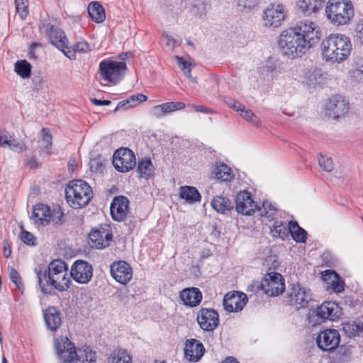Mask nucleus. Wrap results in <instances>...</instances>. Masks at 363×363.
I'll return each instance as SVG.
<instances>
[{
    "label": "nucleus",
    "instance_id": "obj_1",
    "mask_svg": "<svg viewBox=\"0 0 363 363\" xmlns=\"http://www.w3.org/2000/svg\"><path fill=\"white\" fill-rule=\"evenodd\" d=\"M352 45L348 36L333 33L322 41L321 52L328 62H342L350 55Z\"/></svg>",
    "mask_w": 363,
    "mask_h": 363
},
{
    "label": "nucleus",
    "instance_id": "obj_2",
    "mask_svg": "<svg viewBox=\"0 0 363 363\" xmlns=\"http://www.w3.org/2000/svg\"><path fill=\"white\" fill-rule=\"evenodd\" d=\"M278 45L281 53L289 58L300 57L311 48L290 28L281 32Z\"/></svg>",
    "mask_w": 363,
    "mask_h": 363
},
{
    "label": "nucleus",
    "instance_id": "obj_3",
    "mask_svg": "<svg viewBox=\"0 0 363 363\" xmlns=\"http://www.w3.org/2000/svg\"><path fill=\"white\" fill-rule=\"evenodd\" d=\"M67 201L73 208L86 206L91 201L93 193L90 186L81 179L70 181L65 188Z\"/></svg>",
    "mask_w": 363,
    "mask_h": 363
},
{
    "label": "nucleus",
    "instance_id": "obj_4",
    "mask_svg": "<svg viewBox=\"0 0 363 363\" xmlns=\"http://www.w3.org/2000/svg\"><path fill=\"white\" fill-rule=\"evenodd\" d=\"M325 13L328 19L335 26L350 23L354 15L353 5L350 0H329Z\"/></svg>",
    "mask_w": 363,
    "mask_h": 363
},
{
    "label": "nucleus",
    "instance_id": "obj_5",
    "mask_svg": "<svg viewBox=\"0 0 363 363\" xmlns=\"http://www.w3.org/2000/svg\"><path fill=\"white\" fill-rule=\"evenodd\" d=\"M38 284L43 294H48V287L52 286V288L58 290L59 291H65L67 290L71 284V281L67 277V272L60 275L45 276V272H42V268L35 269Z\"/></svg>",
    "mask_w": 363,
    "mask_h": 363
},
{
    "label": "nucleus",
    "instance_id": "obj_6",
    "mask_svg": "<svg viewBox=\"0 0 363 363\" xmlns=\"http://www.w3.org/2000/svg\"><path fill=\"white\" fill-rule=\"evenodd\" d=\"M63 215L59 208L51 210L46 205L38 203L33 206L31 218L38 225H46L50 222L55 225H60L63 223Z\"/></svg>",
    "mask_w": 363,
    "mask_h": 363
},
{
    "label": "nucleus",
    "instance_id": "obj_7",
    "mask_svg": "<svg viewBox=\"0 0 363 363\" xmlns=\"http://www.w3.org/2000/svg\"><path fill=\"white\" fill-rule=\"evenodd\" d=\"M296 35L302 40H306L308 45L312 48L320 39V31L319 28L311 21H298L294 27H291Z\"/></svg>",
    "mask_w": 363,
    "mask_h": 363
},
{
    "label": "nucleus",
    "instance_id": "obj_8",
    "mask_svg": "<svg viewBox=\"0 0 363 363\" xmlns=\"http://www.w3.org/2000/svg\"><path fill=\"white\" fill-rule=\"evenodd\" d=\"M126 69L125 63L122 62L102 61L99 65V72L102 78L113 84L121 80Z\"/></svg>",
    "mask_w": 363,
    "mask_h": 363
},
{
    "label": "nucleus",
    "instance_id": "obj_9",
    "mask_svg": "<svg viewBox=\"0 0 363 363\" xmlns=\"http://www.w3.org/2000/svg\"><path fill=\"white\" fill-rule=\"evenodd\" d=\"M89 246L96 249H105L108 247L112 240L113 233L108 225H101L93 228L88 235Z\"/></svg>",
    "mask_w": 363,
    "mask_h": 363
},
{
    "label": "nucleus",
    "instance_id": "obj_10",
    "mask_svg": "<svg viewBox=\"0 0 363 363\" xmlns=\"http://www.w3.org/2000/svg\"><path fill=\"white\" fill-rule=\"evenodd\" d=\"M256 288L262 289L269 296H276L284 292L285 284L280 274L271 272L266 274L260 284H256Z\"/></svg>",
    "mask_w": 363,
    "mask_h": 363
},
{
    "label": "nucleus",
    "instance_id": "obj_11",
    "mask_svg": "<svg viewBox=\"0 0 363 363\" xmlns=\"http://www.w3.org/2000/svg\"><path fill=\"white\" fill-rule=\"evenodd\" d=\"M286 11L282 4H271L262 13L263 26L266 28H277L285 21Z\"/></svg>",
    "mask_w": 363,
    "mask_h": 363
},
{
    "label": "nucleus",
    "instance_id": "obj_12",
    "mask_svg": "<svg viewBox=\"0 0 363 363\" xmlns=\"http://www.w3.org/2000/svg\"><path fill=\"white\" fill-rule=\"evenodd\" d=\"M45 33L50 42L60 50L67 57L72 59L74 53L68 47V40L65 32L54 25L48 24L45 26Z\"/></svg>",
    "mask_w": 363,
    "mask_h": 363
},
{
    "label": "nucleus",
    "instance_id": "obj_13",
    "mask_svg": "<svg viewBox=\"0 0 363 363\" xmlns=\"http://www.w3.org/2000/svg\"><path fill=\"white\" fill-rule=\"evenodd\" d=\"M349 109V101L342 95L332 96L325 104L326 115L333 119L345 116L348 113Z\"/></svg>",
    "mask_w": 363,
    "mask_h": 363
},
{
    "label": "nucleus",
    "instance_id": "obj_14",
    "mask_svg": "<svg viewBox=\"0 0 363 363\" xmlns=\"http://www.w3.org/2000/svg\"><path fill=\"white\" fill-rule=\"evenodd\" d=\"M55 348L58 359L63 363H71L76 357L77 350L67 337L60 336L55 339Z\"/></svg>",
    "mask_w": 363,
    "mask_h": 363
},
{
    "label": "nucleus",
    "instance_id": "obj_15",
    "mask_svg": "<svg viewBox=\"0 0 363 363\" xmlns=\"http://www.w3.org/2000/svg\"><path fill=\"white\" fill-rule=\"evenodd\" d=\"M113 164L119 172H127L135 167V156L128 148L118 149L113 154Z\"/></svg>",
    "mask_w": 363,
    "mask_h": 363
},
{
    "label": "nucleus",
    "instance_id": "obj_16",
    "mask_svg": "<svg viewBox=\"0 0 363 363\" xmlns=\"http://www.w3.org/2000/svg\"><path fill=\"white\" fill-rule=\"evenodd\" d=\"M70 276L79 284H88L93 277L92 265L86 261L76 260L71 267Z\"/></svg>",
    "mask_w": 363,
    "mask_h": 363
},
{
    "label": "nucleus",
    "instance_id": "obj_17",
    "mask_svg": "<svg viewBox=\"0 0 363 363\" xmlns=\"http://www.w3.org/2000/svg\"><path fill=\"white\" fill-rule=\"evenodd\" d=\"M340 342V335L335 329H327L320 332L316 342L318 347L325 352H331L336 349Z\"/></svg>",
    "mask_w": 363,
    "mask_h": 363
},
{
    "label": "nucleus",
    "instance_id": "obj_18",
    "mask_svg": "<svg viewBox=\"0 0 363 363\" xmlns=\"http://www.w3.org/2000/svg\"><path fill=\"white\" fill-rule=\"evenodd\" d=\"M196 320L203 330L211 332L218 325L219 315L213 308H202L198 311Z\"/></svg>",
    "mask_w": 363,
    "mask_h": 363
},
{
    "label": "nucleus",
    "instance_id": "obj_19",
    "mask_svg": "<svg viewBox=\"0 0 363 363\" xmlns=\"http://www.w3.org/2000/svg\"><path fill=\"white\" fill-rule=\"evenodd\" d=\"M111 277L118 283L125 285L133 277V271L130 264L122 260L113 262L110 266Z\"/></svg>",
    "mask_w": 363,
    "mask_h": 363
},
{
    "label": "nucleus",
    "instance_id": "obj_20",
    "mask_svg": "<svg viewBox=\"0 0 363 363\" xmlns=\"http://www.w3.org/2000/svg\"><path fill=\"white\" fill-rule=\"evenodd\" d=\"M257 204L253 201L252 195L247 191H240L235 197V210L238 213L251 216L257 211Z\"/></svg>",
    "mask_w": 363,
    "mask_h": 363
},
{
    "label": "nucleus",
    "instance_id": "obj_21",
    "mask_svg": "<svg viewBox=\"0 0 363 363\" xmlns=\"http://www.w3.org/2000/svg\"><path fill=\"white\" fill-rule=\"evenodd\" d=\"M247 302V297L244 293L228 292L224 296L223 305L228 312H238L242 310Z\"/></svg>",
    "mask_w": 363,
    "mask_h": 363
},
{
    "label": "nucleus",
    "instance_id": "obj_22",
    "mask_svg": "<svg viewBox=\"0 0 363 363\" xmlns=\"http://www.w3.org/2000/svg\"><path fill=\"white\" fill-rule=\"evenodd\" d=\"M315 314L316 316L322 320H335L340 317L342 312L340 308L336 303L325 301L320 306H318Z\"/></svg>",
    "mask_w": 363,
    "mask_h": 363
},
{
    "label": "nucleus",
    "instance_id": "obj_23",
    "mask_svg": "<svg viewBox=\"0 0 363 363\" xmlns=\"http://www.w3.org/2000/svg\"><path fill=\"white\" fill-rule=\"evenodd\" d=\"M129 201L123 196H119L113 199L111 204V215L114 220L123 221L127 216L129 210Z\"/></svg>",
    "mask_w": 363,
    "mask_h": 363
},
{
    "label": "nucleus",
    "instance_id": "obj_24",
    "mask_svg": "<svg viewBox=\"0 0 363 363\" xmlns=\"http://www.w3.org/2000/svg\"><path fill=\"white\" fill-rule=\"evenodd\" d=\"M311 299L309 290L301 286L299 284H294L290 294V304L296 306L298 309L304 308L308 306Z\"/></svg>",
    "mask_w": 363,
    "mask_h": 363
},
{
    "label": "nucleus",
    "instance_id": "obj_25",
    "mask_svg": "<svg viewBox=\"0 0 363 363\" xmlns=\"http://www.w3.org/2000/svg\"><path fill=\"white\" fill-rule=\"evenodd\" d=\"M205 352L203 344L196 340H187L185 342L184 354L186 359L191 362H198Z\"/></svg>",
    "mask_w": 363,
    "mask_h": 363
},
{
    "label": "nucleus",
    "instance_id": "obj_26",
    "mask_svg": "<svg viewBox=\"0 0 363 363\" xmlns=\"http://www.w3.org/2000/svg\"><path fill=\"white\" fill-rule=\"evenodd\" d=\"M179 298L184 305L196 307L200 304L203 296L201 291L196 287L186 288L179 294Z\"/></svg>",
    "mask_w": 363,
    "mask_h": 363
},
{
    "label": "nucleus",
    "instance_id": "obj_27",
    "mask_svg": "<svg viewBox=\"0 0 363 363\" xmlns=\"http://www.w3.org/2000/svg\"><path fill=\"white\" fill-rule=\"evenodd\" d=\"M185 106H186L183 102H166L160 105L153 106L150 110V113L154 117L159 118L174 111L184 109Z\"/></svg>",
    "mask_w": 363,
    "mask_h": 363
},
{
    "label": "nucleus",
    "instance_id": "obj_28",
    "mask_svg": "<svg viewBox=\"0 0 363 363\" xmlns=\"http://www.w3.org/2000/svg\"><path fill=\"white\" fill-rule=\"evenodd\" d=\"M326 0H298V9L305 16L316 13L322 9Z\"/></svg>",
    "mask_w": 363,
    "mask_h": 363
},
{
    "label": "nucleus",
    "instance_id": "obj_29",
    "mask_svg": "<svg viewBox=\"0 0 363 363\" xmlns=\"http://www.w3.org/2000/svg\"><path fill=\"white\" fill-rule=\"evenodd\" d=\"M44 319L48 328L56 331L62 325L60 312L55 307H48L44 312Z\"/></svg>",
    "mask_w": 363,
    "mask_h": 363
},
{
    "label": "nucleus",
    "instance_id": "obj_30",
    "mask_svg": "<svg viewBox=\"0 0 363 363\" xmlns=\"http://www.w3.org/2000/svg\"><path fill=\"white\" fill-rule=\"evenodd\" d=\"M74 363H96L97 355L89 347L84 346L79 348L76 353Z\"/></svg>",
    "mask_w": 363,
    "mask_h": 363
},
{
    "label": "nucleus",
    "instance_id": "obj_31",
    "mask_svg": "<svg viewBox=\"0 0 363 363\" xmlns=\"http://www.w3.org/2000/svg\"><path fill=\"white\" fill-rule=\"evenodd\" d=\"M325 77L320 69H313L308 70L304 76V82L310 88L320 86L325 82Z\"/></svg>",
    "mask_w": 363,
    "mask_h": 363
},
{
    "label": "nucleus",
    "instance_id": "obj_32",
    "mask_svg": "<svg viewBox=\"0 0 363 363\" xmlns=\"http://www.w3.org/2000/svg\"><path fill=\"white\" fill-rule=\"evenodd\" d=\"M179 196L189 204L200 202L201 199V196L197 189L191 186H181L179 188Z\"/></svg>",
    "mask_w": 363,
    "mask_h": 363
},
{
    "label": "nucleus",
    "instance_id": "obj_33",
    "mask_svg": "<svg viewBox=\"0 0 363 363\" xmlns=\"http://www.w3.org/2000/svg\"><path fill=\"white\" fill-rule=\"evenodd\" d=\"M211 206L213 208L220 213H225L234 208L231 200L222 195L215 196L211 201Z\"/></svg>",
    "mask_w": 363,
    "mask_h": 363
},
{
    "label": "nucleus",
    "instance_id": "obj_34",
    "mask_svg": "<svg viewBox=\"0 0 363 363\" xmlns=\"http://www.w3.org/2000/svg\"><path fill=\"white\" fill-rule=\"evenodd\" d=\"M88 13L92 21L96 23H102L106 19L105 11L102 5L97 1L89 4Z\"/></svg>",
    "mask_w": 363,
    "mask_h": 363
},
{
    "label": "nucleus",
    "instance_id": "obj_35",
    "mask_svg": "<svg viewBox=\"0 0 363 363\" xmlns=\"http://www.w3.org/2000/svg\"><path fill=\"white\" fill-rule=\"evenodd\" d=\"M67 271L66 263L62 259H55L51 262L48 269H43L42 272H45V276L60 275Z\"/></svg>",
    "mask_w": 363,
    "mask_h": 363
},
{
    "label": "nucleus",
    "instance_id": "obj_36",
    "mask_svg": "<svg viewBox=\"0 0 363 363\" xmlns=\"http://www.w3.org/2000/svg\"><path fill=\"white\" fill-rule=\"evenodd\" d=\"M138 172L140 174V177L149 179L154 174L155 167L150 158H143L138 161Z\"/></svg>",
    "mask_w": 363,
    "mask_h": 363
},
{
    "label": "nucleus",
    "instance_id": "obj_37",
    "mask_svg": "<svg viewBox=\"0 0 363 363\" xmlns=\"http://www.w3.org/2000/svg\"><path fill=\"white\" fill-rule=\"evenodd\" d=\"M290 232L289 223L286 224L282 221L276 220L271 228L272 235L281 238L282 240L288 237Z\"/></svg>",
    "mask_w": 363,
    "mask_h": 363
},
{
    "label": "nucleus",
    "instance_id": "obj_38",
    "mask_svg": "<svg viewBox=\"0 0 363 363\" xmlns=\"http://www.w3.org/2000/svg\"><path fill=\"white\" fill-rule=\"evenodd\" d=\"M290 234L292 238L297 242H306L307 232L301 228L296 221L289 222Z\"/></svg>",
    "mask_w": 363,
    "mask_h": 363
},
{
    "label": "nucleus",
    "instance_id": "obj_39",
    "mask_svg": "<svg viewBox=\"0 0 363 363\" xmlns=\"http://www.w3.org/2000/svg\"><path fill=\"white\" fill-rule=\"evenodd\" d=\"M109 363H132L130 354L122 349L113 350L108 357Z\"/></svg>",
    "mask_w": 363,
    "mask_h": 363
},
{
    "label": "nucleus",
    "instance_id": "obj_40",
    "mask_svg": "<svg viewBox=\"0 0 363 363\" xmlns=\"http://www.w3.org/2000/svg\"><path fill=\"white\" fill-rule=\"evenodd\" d=\"M215 174L218 179L223 182L230 181L233 177L232 169L224 163L217 166Z\"/></svg>",
    "mask_w": 363,
    "mask_h": 363
},
{
    "label": "nucleus",
    "instance_id": "obj_41",
    "mask_svg": "<svg viewBox=\"0 0 363 363\" xmlns=\"http://www.w3.org/2000/svg\"><path fill=\"white\" fill-rule=\"evenodd\" d=\"M257 211L259 216L272 220L277 213V209L271 202L264 201L262 203V207H257Z\"/></svg>",
    "mask_w": 363,
    "mask_h": 363
},
{
    "label": "nucleus",
    "instance_id": "obj_42",
    "mask_svg": "<svg viewBox=\"0 0 363 363\" xmlns=\"http://www.w3.org/2000/svg\"><path fill=\"white\" fill-rule=\"evenodd\" d=\"M14 69L22 78H28L31 73V65L25 60H18L15 64Z\"/></svg>",
    "mask_w": 363,
    "mask_h": 363
},
{
    "label": "nucleus",
    "instance_id": "obj_43",
    "mask_svg": "<svg viewBox=\"0 0 363 363\" xmlns=\"http://www.w3.org/2000/svg\"><path fill=\"white\" fill-rule=\"evenodd\" d=\"M174 59L177 60L178 65L179 66L180 69L182 70L183 73L189 78L191 79V81L194 83H196L197 81L195 78H193L191 72V69L193 67V64L190 62L189 61L186 60L182 57L179 56H174Z\"/></svg>",
    "mask_w": 363,
    "mask_h": 363
},
{
    "label": "nucleus",
    "instance_id": "obj_44",
    "mask_svg": "<svg viewBox=\"0 0 363 363\" xmlns=\"http://www.w3.org/2000/svg\"><path fill=\"white\" fill-rule=\"evenodd\" d=\"M240 116L243 118L247 123H250L256 127H259L261 125L260 120L255 113L250 108H245L242 112L240 113Z\"/></svg>",
    "mask_w": 363,
    "mask_h": 363
},
{
    "label": "nucleus",
    "instance_id": "obj_45",
    "mask_svg": "<svg viewBox=\"0 0 363 363\" xmlns=\"http://www.w3.org/2000/svg\"><path fill=\"white\" fill-rule=\"evenodd\" d=\"M362 323H347L343 325V330L349 337H353L359 335V332L363 331L362 329Z\"/></svg>",
    "mask_w": 363,
    "mask_h": 363
},
{
    "label": "nucleus",
    "instance_id": "obj_46",
    "mask_svg": "<svg viewBox=\"0 0 363 363\" xmlns=\"http://www.w3.org/2000/svg\"><path fill=\"white\" fill-rule=\"evenodd\" d=\"M15 6L16 12L19 14L21 19H25L28 14V0H15Z\"/></svg>",
    "mask_w": 363,
    "mask_h": 363
},
{
    "label": "nucleus",
    "instance_id": "obj_47",
    "mask_svg": "<svg viewBox=\"0 0 363 363\" xmlns=\"http://www.w3.org/2000/svg\"><path fill=\"white\" fill-rule=\"evenodd\" d=\"M41 143L46 150V152H49V150L52 144V136L48 128H44L42 130Z\"/></svg>",
    "mask_w": 363,
    "mask_h": 363
},
{
    "label": "nucleus",
    "instance_id": "obj_48",
    "mask_svg": "<svg viewBox=\"0 0 363 363\" xmlns=\"http://www.w3.org/2000/svg\"><path fill=\"white\" fill-rule=\"evenodd\" d=\"M352 77L356 81L363 84V58L356 62V68L352 72Z\"/></svg>",
    "mask_w": 363,
    "mask_h": 363
},
{
    "label": "nucleus",
    "instance_id": "obj_49",
    "mask_svg": "<svg viewBox=\"0 0 363 363\" xmlns=\"http://www.w3.org/2000/svg\"><path fill=\"white\" fill-rule=\"evenodd\" d=\"M318 164L323 170L330 172L334 169L333 160L330 157L320 155L318 157Z\"/></svg>",
    "mask_w": 363,
    "mask_h": 363
},
{
    "label": "nucleus",
    "instance_id": "obj_50",
    "mask_svg": "<svg viewBox=\"0 0 363 363\" xmlns=\"http://www.w3.org/2000/svg\"><path fill=\"white\" fill-rule=\"evenodd\" d=\"M9 278L15 284L16 287L20 291L23 289V284L22 283L21 278L18 272L13 267H11L9 269Z\"/></svg>",
    "mask_w": 363,
    "mask_h": 363
},
{
    "label": "nucleus",
    "instance_id": "obj_51",
    "mask_svg": "<svg viewBox=\"0 0 363 363\" xmlns=\"http://www.w3.org/2000/svg\"><path fill=\"white\" fill-rule=\"evenodd\" d=\"M9 145L11 150L17 152H22L26 150V145L24 143L16 141L15 140H9L7 139V142L5 143V145Z\"/></svg>",
    "mask_w": 363,
    "mask_h": 363
},
{
    "label": "nucleus",
    "instance_id": "obj_52",
    "mask_svg": "<svg viewBox=\"0 0 363 363\" xmlns=\"http://www.w3.org/2000/svg\"><path fill=\"white\" fill-rule=\"evenodd\" d=\"M147 96L143 94H137L134 95H131L126 99V102L130 103L132 107L136 106L140 102H144L147 101Z\"/></svg>",
    "mask_w": 363,
    "mask_h": 363
},
{
    "label": "nucleus",
    "instance_id": "obj_53",
    "mask_svg": "<svg viewBox=\"0 0 363 363\" xmlns=\"http://www.w3.org/2000/svg\"><path fill=\"white\" fill-rule=\"evenodd\" d=\"M354 30L357 41L363 45V18L357 21Z\"/></svg>",
    "mask_w": 363,
    "mask_h": 363
},
{
    "label": "nucleus",
    "instance_id": "obj_54",
    "mask_svg": "<svg viewBox=\"0 0 363 363\" xmlns=\"http://www.w3.org/2000/svg\"><path fill=\"white\" fill-rule=\"evenodd\" d=\"M91 50L90 45L85 41H82L77 43L74 47V51L72 50V52L74 53V57H72L74 58L75 57L74 52H82V53H87Z\"/></svg>",
    "mask_w": 363,
    "mask_h": 363
},
{
    "label": "nucleus",
    "instance_id": "obj_55",
    "mask_svg": "<svg viewBox=\"0 0 363 363\" xmlns=\"http://www.w3.org/2000/svg\"><path fill=\"white\" fill-rule=\"evenodd\" d=\"M259 0H238V5L242 9H252L258 6Z\"/></svg>",
    "mask_w": 363,
    "mask_h": 363
},
{
    "label": "nucleus",
    "instance_id": "obj_56",
    "mask_svg": "<svg viewBox=\"0 0 363 363\" xmlns=\"http://www.w3.org/2000/svg\"><path fill=\"white\" fill-rule=\"evenodd\" d=\"M21 240L26 245H35V238L33 235L32 233H30L28 231L23 230L21 233Z\"/></svg>",
    "mask_w": 363,
    "mask_h": 363
},
{
    "label": "nucleus",
    "instance_id": "obj_57",
    "mask_svg": "<svg viewBox=\"0 0 363 363\" xmlns=\"http://www.w3.org/2000/svg\"><path fill=\"white\" fill-rule=\"evenodd\" d=\"M335 280L332 281V288L335 292H342L345 289L344 282L340 279L336 273H334Z\"/></svg>",
    "mask_w": 363,
    "mask_h": 363
},
{
    "label": "nucleus",
    "instance_id": "obj_58",
    "mask_svg": "<svg viewBox=\"0 0 363 363\" xmlns=\"http://www.w3.org/2000/svg\"><path fill=\"white\" fill-rule=\"evenodd\" d=\"M164 39L166 40V45L172 48L179 46L182 43L181 39H174L172 36L169 35H166Z\"/></svg>",
    "mask_w": 363,
    "mask_h": 363
},
{
    "label": "nucleus",
    "instance_id": "obj_59",
    "mask_svg": "<svg viewBox=\"0 0 363 363\" xmlns=\"http://www.w3.org/2000/svg\"><path fill=\"white\" fill-rule=\"evenodd\" d=\"M26 167L30 169H36L39 167V163L35 157H30L25 160L24 163Z\"/></svg>",
    "mask_w": 363,
    "mask_h": 363
},
{
    "label": "nucleus",
    "instance_id": "obj_60",
    "mask_svg": "<svg viewBox=\"0 0 363 363\" xmlns=\"http://www.w3.org/2000/svg\"><path fill=\"white\" fill-rule=\"evenodd\" d=\"M191 107L197 112H201L204 113H212L213 112L211 109L204 106L191 105Z\"/></svg>",
    "mask_w": 363,
    "mask_h": 363
},
{
    "label": "nucleus",
    "instance_id": "obj_61",
    "mask_svg": "<svg viewBox=\"0 0 363 363\" xmlns=\"http://www.w3.org/2000/svg\"><path fill=\"white\" fill-rule=\"evenodd\" d=\"M131 107L132 106L130 104V103L126 102V99H125V100L120 101L118 104L117 106L116 107V108L114 110V112L116 113V111H118L120 109L126 110Z\"/></svg>",
    "mask_w": 363,
    "mask_h": 363
},
{
    "label": "nucleus",
    "instance_id": "obj_62",
    "mask_svg": "<svg viewBox=\"0 0 363 363\" xmlns=\"http://www.w3.org/2000/svg\"><path fill=\"white\" fill-rule=\"evenodd\" d=\"M3 253L6 258L9 257L11 254L10 245L6 240H4L3 242Z\"/></svg>",
    "mask_w": 363,
    "mask_h": 363
},
{
    "label": "nucleus",
    "instance_id": "obj_63",
    "mask_svg": "<svg viewBox=\"0 0 363 363\" xmlns=\"http://www.w3.org/2000/svg\"><path fill=\"white\" fill-rule=\"evenodd\" d=\"M91 101L96 106H108L111 103L109 100H100L95 98L91 99Z\"/></svg>",
    "mask_w": 363,
    "mask_h": 363
},
{
    "label": "nucleus",
    "instance_id": "obj_64",
    "mask_svg": "<svg viewBox=\"0 0 363 363\" xmlns=\"http://www.w3.org/2000/svg\"><path fill=\"white\" fill-rule=\"evenodd\" d=\"M236 100L229 96L223 97V102L230 108H233V106L235 104Z\"/></svg>",
    "mask_w": 363,
    "mask_h": 363
}]
</instances>
